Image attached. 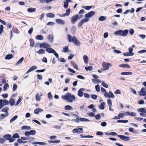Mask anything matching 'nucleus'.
I'll return each mask as SVG.
<instances>
[{
    "instance_id": "obj_15",
    "label": "nucleus",
    "mask_w": 146,
    "mask_h": 146,
    "mask_svg": "<svg viewBox=\"0 0 146 146\" xmlns=\"http://www.w3.org/2000/svg\"><path fill=\"white\" fill-rule=\"evenodd\" d=\"M37 68V67L36 66L34 65L32 66L30 69L27 71L26 73L28 74L31 71H32Z\"/></svg>"
},
{
    "instance_id": "obj_39",
    "label": "nucleus",
    "mask_w": 146,
    "mask_h": 146,
    "mask_svg": "<svg viewBox=\"0 0 146 146\" xmlns=\"http://www.w3.org/2000/svg\"><path fill=\"white\" fill-rule=\"evenodd\" d=\"M105 104L104 102H102L101 105L98 106L99 108L101 109H104V106Z\"/></svg>"
},
{
    "instance_id": "obj_34",
    "label": "nucleus",
    "mask_w": 146,
    "mask_h": 146,
    "mask_svg": "<svg viewBox=\"0 0 146 146\" xmlns=\"http://www.w3.org/2000/svg\"><path fill=\"white\" fill-rule=\"evenodd\" d=\"M40 54H42L45 53V50L42 49H40L39 50L36 52Z\"/></svg>"
},
{
    "instance_id": "obj_27",
    "label": "nucleus",
    "mask_w": 146,
    "mask_h": 146,
    "mask_svg": "<svg viewBox=\"0 0 146 146\" xmlns=\"http://www.w3.org/2000/svg\"><path fill=\"white\" fill-rule=\"evenodd\" d=\"M64 109L66 110H73V108L70 105H67L65 106Z\"/></svg>"
},
{
    "instance_id": "obj_51",
    "label": "nucleus",
    "mask_w": 146,
    "mask_h": 146,
    "mask_svg": "<svg viewBox=\"0 0 146 146\" xmlns=\"http://www.w3.org/2000/svg\"><path fill=\"white\" fill-rule=\"evenodd\" d=\"M118 117L119 118V119L120 118H122L123 117H124L125 115V114L123 113H119L118 114Z\"/></svg>"
},
{
    "instance_id": "obj_45",
    "label": "nucleus",
    "mask_w": 146,
    "mask_h": 146,
    "mask_svg": "<svg viewBox=\"0 0 146 146\" xmlns=\"http://www.w3.org/2000/svg\"><path fill=\"white\" fill-rule=\"evenodd\" d=\"M17 141L19 143H27V141H23L21 139H17Z\"/></svg>"
},
{
    "instance_id": "obj_26",
    "label": "nucleus",
    "mask_w": 146,
    "mask_h": 146,
    "mask_svg": "<svg viewBox=\"0 0 146 146\" xmlns=\"http://www.w3.org/2000/svg\"><path fill=\"white\" fill-rule=\"evenodd\" d=\"M35 38L37 40H42L44 39V37L42 35H38L36 36Z\"/></svg>"
},
{
    "instance_id": "obj_20",
    "label": "nucleus",
    "mask_w": 146,
    "mask_h": 146,
    "mask_svg": "<svg viewBox=\"0 0 146 146\" xmlns=\"http://www.w3.org/2000/svg\"><path fill=\"white\" fill-rule=\"evenodd\" d=\"M3 137L5 139L9 141L10 139L11 138V135L9 134H6L4 135L3 136Z\"/></svg>"
},
{
    "instance_id": "obj_16",
    "label": "nucleus",
    "mask_w": 146,
    "mask_h": 146,
    "mask_svg": "<svg viewBox=\"0 0 146 146\" xmlns=\"http://www.w3.org/2000/svg\"><path fill=\"white\" fill-rule=\"evenodd\" d=\"M145 89L144 88H142L141 89L140 92L139 94V95L140 96H144L146 95Z\"/></svg>"
},
{
    "instance_id": "obj_30",
    "label": "nucleus",
    "mask_w": 146,
    "mask_h": 146,
    "mask_svg": "<svg viewBox=\"0 0 146 146\" xmlns=\"http://www.w3.org/2000/svg\"><path fill=\"white\" fill-rule=\"evenodd\" d=\"M119 67H122L123 68L126 67L127 68H130V66L127 64H121L119 66Z\"/></svg>"
},
{
    "instance_id": "obj_10",
    "label": "nucleus",
    "mask_w": 146,
    "mask_h": 146,
    "mask_svg": "<svg viewBox=\"0 0 146 146\" xmlns=\"http://www.w3.org/2000/svg\"><path fill=\"white\" fill-rule=\"evenodd\" d=\"M73 41V42L76 46H80V42L76 36H74Z\"/></svg>"
},
{
    "instance_id": "obj_6",
    "label": "nucleus",
    "mask_w": 146,
    "mask_h": 146,
    "mask_svg": "<svg viewBox=\"0 0 146 146\" xmlns=\"http://www.w3.org/2000/svg\"><path fill=\"white\" fill-rule=\"evenodd\" d=\"M83 129L82 128H79L78 129H74L72 130L73 133H77L78 134L82 133H83Z\"/></svg>"
},
{
    "instance_id": "obj_8",
    "label": "nucleus",
    "mask_w": 146,
    "mask_h": 146,
    "mask_svg": "<svg viewBox=\"0 0 146 146\" xmlns=\"http://www.w3.org/2000/svg\"><path fill=\"white\" fill-rule=\"evenodd\" d=\"M95 14L94 11H91L85 15V17L89 18L92 17Z\"/></svg>"
},
{
    "instance_id": "obj_13",
    "label": "nucleus",
    "mask_w": 146,
    "mask_h": 146,
    "mask_svg": "<svg viewBox=\"0 0 146 146\" xmlns=\"http://www.w3.org/2000/svg\"><path fill=\"white\" fill-rule=\"evenodd\" d=\"M85 90V89L83 88H81L78 91L77 95H78L80 97H82L84 95V93L83 92Z\"/></svg>"
},
{
    "instance_id": "obj_19",
    "label": "nucleus",
    "mask_w": 146,
    "mask_h": 146,
    "mask_svg": "<svg viewBox=\"0 0 146 146\" xmlns=\"http://www.w3.org/2000/svg\"><path fill=\"white\" fill-rule=\"evenodd\" d=\"M71 64L75 69L77 70H79L78 65L74 62L73 61H71Z\"/></svg>"
},
{
    "instance_id": "obj_21",
    "label": "nucleus",
    "mask_w": 146,
    "mask_h": 146,
    "mask_svg": "<svg viewBox=\"0 0 146 146\" xmlns=\"http://www.w3.org/2000/svg\"><path fill=\"white\" fill-rule=\"evenodd\" d=\"M47 39L51 42L53 41V36L52 34H49L47 37Z\"/></svg>"
},
{
    "instance_id": "obj_40",
    "label": "nucleus",
    "mask_w": 146,
    "mask_h": 146,
    "mask_svg": "<svg viewBox=\"0 0 146 146\" xmlns=\"http://www.w3.org/2000/svg\"><path fill=\"white\" fill-rule=\"evenodd\" d=\"M29 40L30 46L31 47H33L34 46L35 44L34 40L33 39H30Z\"/></svg>"
},
{
    "instance_id": "obj_33",
    "label": "nucleus",
    "mask_w": 146,
    "mask_h": 146,
    "mask_svg": "<svg viewBox=\"0 0 146 146\" xmlns=\"http://www.w3.org/2000/svg\"><path fill=\"white\" fill-rule=\"evenodd\" d=\"M36 10V9L35 8H31L28 9L27 11L29 13H32L35 12Z\"/></svg>"
},
{
    "instance_id": "obj_31",
    "label": "nucleus",
    "mask_w": 146,
    "mask_h": 146,
    "mask_svg": "<svg viewBox=\"0 0 146 146\" xmlns=\"http://www.w3.org/2000/svg\"><path fill=\"white\" fill-rule=\"evenodd\" d=\"M68 38L69 41L70 42H73L74 40V36L72 37L71 35L69 34L68 35Z\"/></svg>"
},
{
    "instance_id": "obj_63",
    "label": "nucleus",
    "mask_w": 146,
    "mask_h": 146,
    "mask_svg": "<svg viewBox=\"0 0 146 146\" xmlns=\"http://www.w3.org/2000/svg\"><path fill=\"white\" fill-rule=\"evenodd\" d=\"M19 137V136L18 134L17 133L14 134L13 136V138H18Z\"/></svg>"
},
{
    "instance_id": "obj_62",
    "label": "nucleus",
    "mask_w": 146,
    "mask_h": 146,
    "mask_svg": "<svg viewBox=\"0 0 146 146\" xmlns=\"http://www.w3.org/2000/svg\"><path fill=\"white\" fill-rule=\"evenodd\" d=\"M123 55L126 56H132L129 53V52H126L125 53H124L123 54Z\"/></svg>"
},
{
    "instance_id": "obj_41",
    "label": "nucleus",
    "mask_w": 146,
    "mask_h": 146,
    "mask_svg": "<svg viewBox=\"0 0 146 146\" xmlns=\"http://www.w3.org/2000/svg\"><path fill=\"white\" fill-rule=\"evenodd\" d=\"M121 32H122V30H120L119 31H118L115 32L114 33V34H115V35H119L121 36Z\"/></svg>"
},
{
    "instance_id": "obj_3",
    "label": "nucleus",
    "mask_w": 146,
    "mask_h": 146,
    "mask_svg": "<svg viewBox=\"0 0 146 146\" xmlns=\"http://www.w3.org/2000/svg\"><path fill=\"white\" fill-rule=\"evenodd\" d=\"M79 15L78 14H77L73 16L72 17L71 19V23L72 24L75 23L77 20L78 19Z\"/></svg>"
},
{
    "instance_id": "obj_53",
    "label": "nucleus",
    "mask_w": 146,
    "mask_h": 146,
    "mask_svg": "<svg viewBox=\"0 0 146 146\" xmlns=\"http://www.w3.org/2000/svg\"><path fill=\"white\" fill-rule=\"evenodd\" d=\"M29 132L30 135H34L36 133V131L35 130H31Z\"/></svg>"
},
{
    "instance_id": "obj_49",
    "label": "nucleus",
    "mask_w": 146,
    "mask_h": 146,
    "mask_svg": "<svg viewBox=\"0 0 146 146\" xmlns=\"http://www.w3.org/2000/svg\"><path fill=\"white\" fill-rule=\"evenodd\" d=\"M22 101V97L21 96L19 97V99L15 104V106L18 105Z\"/></svg>"
},
{
    "instance_id": "obj_12",
    "label": "nucleus",
    "mask_w": 146,
    "mask_h": 146,
    "mask_svg": "<svg viewBox=\"0 0 146 146\" xmlns=\"http://www.w3.org/2000/svg\"><path fill=\"white\" fill-rule=\"evenodd\" d=\"M117 136L119 137L120 139L124 141L129 140V137H127L123 135H117Z\"/></svg>"
},
{
    "instance_id": "obj_22",
    "label": "nucleus",
    "mask_w": 146,
    "mask_h": 146,
    "mask_svg": "<svg viewBox=\"0 0 146 146\" xmlns=\"http://www.w3.org/2000/svg\"><path fill=\"white\" fill-rule=\"evenodd\" d=\"M70 9H67L66 11V13L63 14V16L65 17L66 16H68L70 14Z\"/></svg>"
},
{
    "instance_id": "obj_37",
    "label": "nucleus",
    "mask_w": 146,
    "mask_h": 146,
    "mask_svg": "<svg viewBox=\"0 0 146 146\" xmlns=\"http://www.w3.org/2000/svg\"><path fill=\"white\" fill-rule=\"evenodd\" d=\"M46 15L47 17L50 18H53L55 17L54 15L52 13H50L46 14Z\"/></svg>"
},
{
    "instance_id": "obj_56",
    "label": "nucleus",
    "mask_w": 146,
    "mask_h": 146,
    "mask_svg": "<svg viewBox=\"0 0 146 146\" xmlns=\"http://www.w3.org/2000/svg\"><path fill=\"white\" fill-rule=\"evenodd\" d=\"M14 30L13 31V32H14L16 33H17V34H19V33L20 32H19V31L16 27H15L14 28Z\"/></svg>"
},
{
    "instance_id": "obj_5",
    "label": "nucleus",
    "mask_w": 146,
    "mask_h": 146,
    "mask_svg": "<svg viewBox=\"0 0 146 146\" xmlns=\"http://www.w3.org/2000/svg\"><path fill=\"white\" fill-rule=\"evenodd\" d=\"M137 111H138L141 112L140 113V115L143 117L146 116V109H145L144 108L138 109H137Z\"/></svg>"
},
{
    "instance_id": "obj_4",
    "label": "nucleus",
    "mask_w": 146,
    "mask_h": 146,
    "mask_svg": "<svg viewBox=\"0 0 146 146\" xmlns=\"http://www.w3.org/2000/svg\"><path fill=\"white\" fill-rule=\"evenodd\" d=\"M89 19L87 18H86L82 19L78 25V27L79 28L84 23L88 22L89 21Z\"/></svg>"
},
{
    "instance_id": "obj_18",
    "label": "nucleus",
    "mask_w": 146,
    "mask_h": 146,
    "mask_svg": "<svg viewBox=\"0 0 146 146\" xmlns=\"http://www.w3.org/2000/svg\"><path fill=\"white\" fill-rule=\"evenodd\" d=\"M1 102H2V105H3V106H6L9 104V102L8 101L6 100H0Z\"/></svg>"
},
{
    "instance_id": "obj_50",
    "label": "nucleus",
    "mask_w": 146,
    "mask_h": 146,
    "mask_svg": "<svg viewBox=\"0 0 146 146\" xmlns=\"http://www.w3.org/2000/svg\"><path fill=\"white\" fill-rule=\"evenodd\" d=\"M8 115V114H5V115L4 114H1L0 116V118L1 119H3L5 117H7Z\"/></svg>"
},
{
    "instance_id": "obj_57",
    "label": "nucleus",
    "mask_w": 146,
    "mask_h": 146,
    "mask_svg": "<svg viewBox=\"0 0 146 146\" xmlns=\"http://www.w3.org/2000/svg\"><path fill=\"white\" fill-rule=\"evenodd\" d=\"M17 88V85L15 84H14L13 85V91H15Z\"/></svg>"
},
{
    "instance_id": "obj_43",
    "label": "nucleus",
    "mask_w": 146,
    "mask_h": 146,
    "mask_svg": "<svg viewBox=\"0 0 146 146\" xmlns=\"http://www.w3.org/2000/svg\"><path fill=\"white\" fill-rule=\"evenodd\" d=\"M18 116L17 115H15L14 117H13L10 120V123H12L14 121H15L17 118Z\"/></svg>"
},
{
    "instance_id": "obj_59",
    "label": "nucleus",
    "mask_w": 146,
    "mask_h": 146,
    "mask_svg": "<svg viewBox=\"0 0 146 146\" xmlns=\"http://www.w3.org/2000/svg\"><path fill=\"white\" fill-rule=\"evenodd\" d=\"M92 68H93L92 66H89L87 68L86 67H85V69L87 71H88V70L90 71L92 69Z\"/></svg>"
},
{
    "instance_id": "obj_29",
    "label": "nucleus",
    "mask_w": 146,
    "mask_h": 146,
    "mask_svg": "<svg viewBox=\"0 0 146 146\" xmlns=\"http://www.w3.org/2000/svg\"><path fill=\"white\" fill-rule=\"evenodd\" d=\"M9 110V108L8 107H6L4 108L1 110L3 112H5V114H8V112L7 111Z\"/></svg>"
},
{
    "instance_id": "obj_52",
    "label": "nucleus",
    "mask_w": 146,
    "mask_h": 146,
    "mask_svg": "<svg viewBox=\"0 0 146 146\" xmlns=\"http://www.w3.org/2000/svg\"><path fill=\"white\" fill-rule=\"evenodd\" d=\"M92 7V6H84L82 7V8L86 10H89Z\"/></svg>"
},
{
    "instance_id": "obj_17",
    "label": "nucleus",
    "mask_w": 146,
    "mask_h": 146,
    "mask_svg": "<svg viewBox=\"0 0 146 146\" xmlns=\"http://www.w3.org/2000/svg\"><path fill=\"white\" fill-rule=\"evenodd\" d=\"M128 30L127 29H126L124 31H122V30L121 36H126L128 34Z\"/></svg>"
},
{
    "instance_id": "obj_61",
    "label": "nucleus",
    "mask_w": 146,
    "mask_h": 146,
    "mask_svg": "<svg viewBox=\"0 0 146 146\" xmlns=\"http://www.w3.org/2000/svg\"><path fill=\"white\" fill-rule=\"evenodd\" d=\"M68 2H65L64 3V7L65 9L67 8L68 7Z\"/></svg>"
},
{
    "instance_id": "obj_24",
    "label": "nucleus",
    "mask_w": 146,
    "mask_h": 146,
    "mask_svg": "<svg viewBox=\"0 0 146 146\" xmlns=\"http://www.w3.org/2000/svg\"><path fill=\"white\" fill-rule=\"evenodd\" d=\"M31 129V128L30 126H28L27 125H25L21 127V129L22 130H29Z\"/></svg>"
},
{
    "instance_id": "obj_54",
    "label": "nucleus",
    "mask_w": 146,
    "mask_h": 146,
    "mask_svg": "<svg viewBox=\"0 0 146 146\" xmlns=\"http://www.w3.org/2000/svg\"><path fill=\"white\" fill-rule=\"evenodd\" d=\"M80 118V121H90L89 119L86 118L81 117Z\"/></svg>"
},
{
    "instance_id": "obj_35",
    "label": "nucleus",
    "mask_w": 146,
    "mask_h": 146,
    "mask_svg": "<svg viewBox=\"0 0 146 146\" xmlns=\"http://www.w3.org/2000/svg\"><path fill=\"white\" fill-rule=\"evenodd\" d=\"M76 31V28L75 26H72L71 29V32L74 35L75 33V32Z\"/></svg>"
},
{
    "instance_id": "obj_42",
    "label": "nucleus",
    "mask_w": 146,
    "mask_h": 146,
    "mask_svg": "<svg viewBox=\"0 0 146 146\" xmlns=\"http://www.w3.org/2000/svg\"><path fill=\"white\" fill-rule=\"evenodd\" d=\"M106 19V17L104 16H102L98 18V20L100 21H102L105 20Z\"/></svg>"
},
{
    "instance_id": "obj_60",
    "label": "nucleus",
    "mask_w": 146,
    "mask_h": 146,
    "mask_svg": "<svg viewBox=\"0 0 146 146\" xmlns=\"http://www.w3.org/2000/svg\"><path fill=\"white\" fill-rule=\"evenodd\" d=\"M95 88L96 91L98 92L100 90V87L98 85H97L95 86Z\"/></svg>"
},
{
    "instance_id": "obj_32",
    "label": "nucleus",
    "mask_w": 146,
    "mask_h": 146,
    "mask_svg": "<svg viewBox=\"0 0 146 146\" xmlns=\"http://www.w3.org/2000/svg\"><path fill=\"white\" fill-rule=\"evenodd\" d=\"M15 100L14 99L11 98L9 100V103L11 106H13L15 103Z\"/></svg>"
},
{
    "instance_id": "obj_38",
    "label": "nucleus",
    "mask_w": 146,
    "mask_h": 146,
    "mask_svg": "<svg viewBox=\"0 0 146 146\" xmlns=\"http://www.w3.org/2000/svg\"><path fill=\"white\" fill-rule=\"evenodd\" d=\"M13 56L11 54L7 55L5 58L6 59L9 60L13 58Z\"/></svg>"
},
{
    "instance_id": "obj_7",
    "label": "nucleus",
    "mask_w": 146,
    "mask_h": 146,
    "mask_svg": "<svg viewBox=\"0 0 146 146\" xmlns=\"http://www.w3.org/2000/svg\"><path fill=\"white\" fill-rule=\"evenodd\" d=\"M103 67V70H108L109 69L110 64L105 62H103L102 64Z\"/></svg>"
},
{
    "instance_id": "obj_28",
    "label": "nucleus",
    "mask_w": 146,
    "mask_h": 146,
    "mask_svg": "<svg viewBox=\"0 0 146 146\" xmlns=\"http://www.w3.org/2000/svg\"><path fill=\"white\" fill-rule=\"evenodd\" d=\"M83 59L85 64H87L88 63V58L86 55H85L84 56Z\"/></svg>"
},
{
    "instance_id": "obj_58",
    "label": "nucleus",
    "mask_w": 146,
    "mask_h": 146,
    "mask_svg": "<svg viewBox=\"0 0 146 146\" xmlns=\"http://www.w3.org/2000/svg\"><path fill=\"white\" fill-rule=\"evenodd\" d=\"M3 26L2 25H1L0 26V35H1L3 31Z\"/></svg>"
},
{
    "instance_id": "obj_64",
    "label": "nucleus",
    "mask_w": 146,
    "mask_h": 146,
    "mask_svg": "<svg viewBox=\"0 0 146 146\" xmlns=\"http://www.w3.org/2000/svg\"><path fill=\"white\" fill-rule=\"evenodd\" d=\"M76 77L82 80H84L85 78L82 75H78Z\"/></svg>"
},
{
    "instance_id": "obj_44",
    "label": "nucleus",
    "mask_w": 146,
    "mask_h": 146,
    "mask_svg": "<svg viewBox=\"0 0 146 146\" xmlns=\"http://www.w3.org/2000/svg\"><path fill=\"white\" fill-rule=\"evenodd\" d=\"M133 49L132 47H129L128 48V51L129 52V53L132 56H133L134 55V53L132 52L133 51Z\"/></svg>"
},
{
    "instance_id": "obj_11",
    "label": "nucleus",
    "mask_w": 146,
    "mask_h": 146,
    "mask_svg": "<svg viewBox=\"0 0 146 146\" xmlns=\"http://www.w3.org/2000/svg\"><path fill=\"white\" fill-rule=\"evenodd\" d=\"M55 21L56 23L58 24L64 25L65 24V21L61 19H56Z\"/></svg>"
},
{
    "instance_id": "obj_14",
    "label": "nucleus",
    "mask_w": 146,
    "mask_h": 146,
    "mask_svg": "<svg viewBox=\"0 0 146 146\" xmlns=\"http://www.w3.org/2000/svg\"><path fill=\"white\" fill-rule=\"evenodd\" d=\"M42 96V94L40 93V94L37 93L35 96V98L37 101L39 102L41 100L40 97Z\"/></svg>"
},
{
    "instance_id": "obj_46",
    "label": "nucleus",
    "mask_w": 146,
    "mask_h": 146,
    "mask_svg": "<svg viewBox=\"0 0 146 146\" xmlns=\"http://www.w3.org/2000/svg\"><path fill=\"white\" fill-rule=\"evenodd\" d=\"M24 58L23 57H22L20 60L16 63V65H17L20 64L23 61Z\"/></svg>"
},
{
    "instance_id": "obj_23",
    "label": "nucleus",
    "mask_w": 146,
    "mask_h": 146,
    "mask_svg": "<svg viewBox=\"0 0 146 146\" xmlns=\"http://www.w3.org/2000/svg\"><path fill=\"white\" fill-rule=\"evenodd\" d=\"M43 111V110L40 108H38L36 109L34 111V113L35 114H38L39 112H42Z\"/></svg>"
},
{
    "instance_id": "obj_25",
    "label": "nucleus",
    "mask_w": 146,
    "mask_h": 146,
    "mask_svg": "<svg viewBox=\"0 0 146 146\" xmlns=\"http://www.w3.org/2000/svg\"><path fill=\"white\" fill-rule=\"evenodd\" d=\"M121 74L122 75H132L133 73L131 72H121Z\"/></svg>"
},
{
    "instance_id": "obj_2",
    "label": "nucleus",
    "mask_w": 146,
    "mask_h": 146,
    "mask_svg": "<svg viewBox=\"0 0 146 146\" xmlns=\"http://www.w3.org/2000/svg\"><path fill=\"white\" fill-rule=\"evenodd\" d=\"M51 47H48L46 49V51L49 53H53L56 57L57 58H59V55L55 50L53 48H50Z\"/></svg>"
},
{
    "instance_id": "obj_36",
    "label": "nucleus",
    "mask_w": 146,
    "mask_h": 146,
    "mask_svg": "<svg viewBox=\"0 0 146 146\" xmlns=\"http://www.w3.org/2000/svg\"><path fill=\"white\" fill-rule=\"evenodd\" d=\"M128 130L130 132H131L133 133L134 134H137V131L136 130H134L132 128L130 127L128 129Z\"/></svg>"
},
{
    "instance_id": "obj_9",
    "label": "nucleus",
    "mask_w": 146,
    "mask_h": 146,
    "mask_svg": "<svg viewBox=\"0 0 146 146\" xmlns=\"http://www.w3.org/2000/svg\"><path fill=\"white\" fill-rule=\"evenodd\" d=\"M40 47L41 48L46 49L48 47H51V46L47 42H44L40 44Z\"/></svg>"
},
{
    "instance_id": "obj_55",
    "label": "nucleus",
    "mask_w": 146,
    "mask_h": 146,
    "mask_svg": "<svg viewBox=\"0 0 146 146\" xmlns=\"http://www.w3.org/2000/svg\"><path fill=\"white\" fill-rule=\"evenodd\" d=\"M128 120H118L117 121V122L118 123H126L128 122Z\"/></svg>"
},
{
    "instance_id": "obj_1",
    "label": "nucleus",
    "mask_w": 146,
    "mask_h": 146,
    "mask_svg": "<svg viewBox=\"0 0 146 146\" xmlns=\"http://www.w3.org/2000/svg\"><path fill=\"white\" fill-rule=\"evenodd\" d=\"M61 98L63 100L69 103L73 102L76 99L74 96L69 93H67L65 95L62 96Z\"/></svg>"
},
{
    "instance_id": "obj_47",
    "label": "nucleus",
    "mask_w": 146,
    "mask_h": 146,
    "mask_svg": "<svg viewBox=\"0 0 146 146\" xmlns=\"http://www.w3.org/2000/svg\"><path fill=\"white\" fill-rule=\"evenodd\" d=\"M80 117H77L76 119H72L71 120L72 121H74L76 123H79L80 121Z\"/></svg>"
},
{
    "instance_id": "obj_48",
    "label": "nucleus",
    "mask_w": 146,
    "mask_h": 146,
    "mask_svg": "<svg viewBox=\"0 0 146 146\" xmlns=\"http://www.w3.org/2000/svg\"><path fill=\"white\" fill-rule=\"evenodd\" d=\"M9 88V85L8 83H6L4 86L3 90L5 91Z\"/></svg>"
}]
</instances>
